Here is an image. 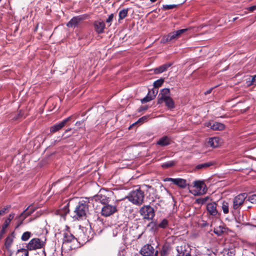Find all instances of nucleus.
Returning <instances> with one entry per match:
<instances>
[{
  "label": "nucleus",
  "instance_id": "nucleus-1",
  "mask_svg": "<svg viewBox=\"0 0 256 256\" xmlns=\"http://www.w3.org/2000/svg\"><path fill=\"white\" fill-rule=\"evenodd\" d=\"M88 212V204L87 200H82L79 202L76 206L72 218L76 220L83 219Z\"/></svg>",
  "mask_w": 256,
  "mask_h": 256
},
{
  "label": "nucleus",
  "instance_id": "nucleus-2",
  "mask_svg": "<svg viewBox=\"0 0 256 256\" xmlns=\"http://www.w3.org/2000/svg\"><path fill=\"white\" fill-rule=\"evenodd\" d=\"M126 198L133 204L140 206L144 202V192L138 188L130 192Z\"/></svg>",
  "mask_w": 256,
  "mask_h": 256
},
{
  "label": "nucleus",
  "instance_id": "nucleus-3",
  "mask_svg": "<svg viewBox=\"0 0 256 256\" xmlns=\"http://www.w3.org/2000/svg\"><path fill=\"white\" fill-rule=\"evenodd\" d=\"M187 30V28H184L172 32L168 35L164 36L162 39V42L163 43H166L175 40L179 38L180 35Z\"/></svg>",
  "mask_w": 256,
  "mask_h": 256
},
{
  "label": "nucleus",
  "instance_id": "nucleus-4",
  "mask_svg": "<svg viewBox=\"0 0 256 256\" xmlns=\"http://www.w3.org/2000/svg\"><path fill=\"white\" fill-rule=\"evenodd\" d=\"M140 213L144 219L148 220H152L155 215L154 208L148 205L141 208Z\"/></svg>",
  "mask_w": 256,
  "mask_h": 256
},
{
  "label": "nucleus",
  "instance_id": "nucleus-5",
  "mask_svg": "<svg viewBox=\"0 0 256 256\" xmlns=\"http://www.w3.org/2000/svg\"><path fill=\"white\" fill-rule=\"evenodd\" d=\"M194 189L192 190V194L195 196L203 194L206 192V186L205 184L202 181L194 182Z\"/></svg>",
  "mask_w": 256,
  "mask_h": 256
},
{
  "label": "nucleus",
  "instance_id": "nucleus-6",
  "mask_svg": "<svg viewBox=\"0 0 256 256\" xmlns=\"http://www.w3.org/2000/svg\"><path fill=\"white\" fill-rule=\"evenodd\" d=\"M107 191L100 190L99 192L92 198L93 202H100L105 204L108 202V198L106 195Z\"/></svg>",
  "mask_w": 256,
  "mask_h": 256
},
{
  "label": "nucleus",
  "instance_id": "nucleus-7",
  "mask_svg": "<svg viewBox=\"0 0 256 256\" xmlns=\"http://www.w3.org/2000/svg\"><path fill=\"white\" fill-rule=\"evenodd\" d=\"M44 246V242L38 238L32 239L26 245V248L29 250L41 248Z\"/></svg>",
  "mask_w": 256,
  "mask_h": 256
},
{
  "label": "nucleus",
  "instance_id": "nucleus-8",
  "mask_svg": "<svg viewBox=\"0 0 256 256\" xmlns=\"http://www.w3.org/2000/svg\"><path fill=\"white\" fill-rule=\"evenodd\" d=\"M117 211V205L116 204H106L102 208L101 210V214L102 216L107 217L109 216Z\"/></svg>",
  "mask_w": 256,
  "mask_h": 256
},
{
  "label": "nucleus",
  "instance_id": "nucleus-9",
  "mask_svg": "<svg viewBox=\"0 0 256 256\" xmlns=\"http://www.w3.org/2000/svg\"><path fill=\"white\" fill-rule=\"evenodd\" d=\"M246 198V196L245 193L240 194L234 197L233 199L232 209L234 210L239 209L244 204Z\"/></svg>",
  "mask_w": 256,
  "mask_h": 256
},
{
  "label": "nucleus",
  "instance_id": "nucleus-10",
  "mask_svg": "<svg viewBox=\"0 0 256 256\" xmlns=\"http://www.w3.org/2000/svg\"><path fill=\"white\" fill-rule=\"evenodd\" d=\"M164 181L172 182L173 184L182 188H186L187 185L186 180L184 179L180 178H166L164 180Z\"/></svg>",
  "mask_w": 256,
  "mask_h": 256
},
{
  "label": "nucleus",
  "instance_id": "nucleus-11",
  "mask_svg": "<svg viewBox=\"0 0 256 256\" xmlns=\"http://www.w3.org/2000/svg\"><path fill=\"white\" fill-rule=\"evenodd\" d=\"M140 253L142 256H153L154 248L150 244H146L141 248Z\"/></svg>",
  "mask_w": 256,
  "mask_h": 256
},
{
  "label": "nucleus",
  "instance_id": "nucleus-12",
  "mask_svg": "<svg viewBox=\"0 0 256 256\" xmlns=\"http://www.w3.org/2000/svg\"><path fill=\"white\" fill-rule=\"evenodd\" d=\"M72 117L69 116L64 120L62 121L59 124H55L50 128V132H55L60 130L62 129L66 124L68 122L70 119Z\"/></svg>",
  "mask_w": 256,
  "mask_h": 256
},
{
  "label": "nucleus",
  "instance_id": "nucleus-13",
  "mask_svg": "<svg viewBox=\"0 0 256 256\" xmlns=\"http://www.w3.org/2000/svg\"><path fill=\"white\" fill-rule=\"evenodd\" d=\"M178 254L176 256H191L190 252L187 250L186 244L178 246L176 247Z\"/></svg>",
  "mask_w": 256,
  "mask_h": 256
},
{
  "label": "nucleus",
  "instance_id": "nucleus-14",
  "mask_svg": "<svg viewBox=\"0 0 256 256\" xmlns=\"http://www.w3.org/2000/svg\"><path fill=\"white\" fill-rule=\"evenodd\" d=\"M206 210L212 216H216L218 214L216 210V204L215 202H210L207 204Z\"/></svg>",
  "mask_w": 256,
  "mask_h": 256
},
{
  "label": "nucleus",
  "instance_id": "nucleus-15",
  "mask_svg": "<svg viewBox=\"0 0 256 256\" xmlns=\"http://www.w3.org/2000/svg\"><path fill=\"white\" fill-rule=\"evenodd\" d=\"M159 96L160 98L158 100V103L161 104L162 102V100L170 97V89L166 88L162 89Z\"/></svg>",
  "mask_w": 256,
  "mask_h": 256
},
{
  "label": "nucleus",
  "instance_id": "nucleus-16",
  "mask_svg": "<svg viewBox=\"0 0 256 256\" xmlns=\"http://www.w3.org/2000/svg\"><path fill=\"white\" fill-rule=\"evenodd\" d=\"M94 27L97 33L101 34L104 32L105 24L104 22L101 20L96 21L94 22Z\"/></svg>",
  "mask_w": 256,
  "mask_h": 256
},
{
  "label": "nucleus",
  "instance_id": "nucleus-17",
  "mask_svg": "<svg viewBox=\"0 0 256 256\" xmlns=\"http://www.w3.org/2000/svg\"><path fill=\"white\" fill-rule=\"evenodd\" d=\"M157 93L158 90H156V92L154 90L150 91L148 95L141 100L142 102L145 103L154 100L156 98Z\"/></svg>",
  "mask_w": 256,
  "mask_h": 256
},
{
  "label": "nucleus",
  "instance_id": "nucleus-18",
  "mask_svg": "<svg viewBox=\"0 0 256 256\" xmlns=\"http://www.w3.org/2000/svg\"><path fill=\"white\" fill-rule=\"evenodd\" d=\"M208 143L211 147L215 148L220 146L222 142L220 138L214 137L210 138Z\"/></svg>",
  "mask_w": 256,
  "mask_h": 256
},
{
  "label": "nucleus",
  "instance_id": "nucleus-19",
  "mask_svg": "<svg viewBox=\"0 0 256 256\" xmlns=\"http://www.w3.org/2000/svg\"><path fill=\"white\" fill-rule=\"evenodd\" d=\"M172 66V64L168 63L162 64L154 69V72L156 74L162 73L166 71Z\"/></svg>",
  "mask_w": 256,
  "mask_h": 256
},
{
  "label": "nucleus",
  "instance_id": "nucleus-20",
  "mask_svg": "<svg viewBox=\"0 0 256 256\" xmlns=\"http://www.w3.org/2000/svg\"><path fill=\"white\" fill-rule=\"evenodd\" d=\"M69 228L66 226L67 231L64 233V242H72L74 239V236L68 231Z\"/></svg>",
  "mask_w": 256,
  "mask_h": 256
},
{
  "label": "nucleus",
  "instance_id": "nucleus-21",
  "mask_svg": "<svg viewBox=\"0 0 256 256\" xmlns=\"http://www.w3.org/2000/svg\"><path fill=\"white\" fill-rule=\"evenodd\" d=\"M156 144L162 146H166L170 144V139L166 136H164L161 138Z\"/></svg>",
  "mask_w": 256,
  "mask_h": 256
},
{
  "label": "nucleus",
  "instance_id": "nucleus-22",
  "mask_svg": "<svg viewBox=\"0 0 256 256\" xmlns=\"http://www.w3.org/2000/svg\"><path fill=\"white\" fill-rule=\"evenodd\" d=\"M225 128V126L220 122H214L210 125V128L214 130H222Z\"/></svg>",
  "mask_w": 256,
  "mask_h": 256
},
{
  "label": "nucleus",
  "instance_id": "nucleus-23",
  "mask_svg": "<svg viewBox=\"0 0 256 256\" xmlns=\"http://www.w3.org/2000/svg\"><path fill=\"white\" fill-rule=\"evenodd\" d=\"M81 18L79 17H74L66 24L68 27H76L78 26Z\"/></svg>",
  "mask_w": 256,
  "mask_h": 256
},
{
  "label": "nucleus",
  "instance_id": "nucleus-24",
  "mask_svg": "<svg viewBox=\"0 0 256 256\" xmlns=\"http://www.w3.org/2000/svg\"><path fill=\"white\" fill-rule=\"evenodd\" d=\"M30 207H28L26 210H24L18 216L20 217V218H24V220L27 218L28 216H30V214H32L33 212L34 211V210L33 209H29Z\"/></svg>",
  "mask_w": 256,
  "mask_h": 256
},
{
  "label": "nucleus",
  "instance_id": "nucleus-25",
  "mask_svg": "<svg viewBox=\"0 0 256 256\" xmlns=\"http://www.w3.org/2000/svg\"><path fill=\"white\" fill-rule=\"evenodd\" d=\"M14 238L13 232L6 237L5 240V246L7 248H9L10 246L13 242Z\"/></svg>",
  "mask_w": 256,
  "mask_h": 256
},
{
  "label": "nucleus",
  "instance_id": "nucleus-26",
  "mask_svg": "<svg viewBox=\"0 0 256 256\" xmlns=\"http://www.w3.org/2000/svg\"><path fill=\"white\" fill-rule=\"evenodd\" d=\"M162 101L165 102L166 106L168 108H174V102L170 97L166 98L162 100Z\"/></svg>",
  "mask_w": 256,
  "mask_h": 256
},
{
  "label": "nucleus",
  "instance_id": "nucleus-27",
  "mask_svg": "<svg viewBox=\"0 0 256 256\" xmlns=\"http://www.w3.org/2000/svg\"><path fill=\"white\" fill-rule=\"evenodd\" d=\"M214 164V162H205L204 164H200L196 166V168L197 169H202V168H206L210 166H212Z\"/></svg>",
  "mask_w": 256,
  "mask_h": 256
},
{
  "label": "nucleus",
  "instance_id": "nucleus-28",
  "mask_svg": "<svg viewBox=\"0 0 256 256\" xmlns=\"http://www.w3.org/2000/svg\"><path fill=\"white\" fill-rule=\"evenodd\" d=\"M225 228L222 226H220L214 228V232L217 234L218 236H220L225 232Z\"/></svg>",
  "mask_w": 256,
  "mask_h": 256
},
{
  "label": "nucleus",
  "instance_id": "nucleus-29",
  "mask_svg": "<svg viewBox=\"0 0 256 256\" xmlns=\"http://www.w3.org/2000/svg\"><path fill=\"white\" fill-rule=\"evenodd\" d=\"M16 256H28V249L20 248L18 250Z\"/></svg>",
  "mask_w": 256,
  "mask_h": 256
},
{
  "label": "nucleus",
  "instance_id": "nucleus-30",
  "mask_svg": "<svg viewBox=\"0 0 256 256\" xmlns=\"http://www.w3.org/2000/svg\"><path fill=\"white\" fill-rule=\"evenodd\" d=\"M128 13V9H124L119 12V21L125 18Z\"/></svg>",
  "mask_w": 256,
  "mask_h": 256
},
{
  "label": "nucleus",
  "instance_id": "nucleus-31",
  "mask_svg": "<svg viewBox=\"0 0 256 256\" xmlns=\"http://www.w3.org/2000/svg\"><path fill=\"white\" fill-rule=\"evenodd\" d=\"M222 210L224 214H226L229 212V206L228 202L224 201L222 204Z\"/></svg>",
  "mask_w": 256,
  "mask_h": 256
},
{
  "label": "nucleus",
  "instance_id": "nucleus-32",
  "mask_svg": "<svg viewBox=\"0 0 256 256\" xmlns=\"http://www.w3.org/2000/svg\"><path fill=\"white\" fill-rule=\"evenodd\" d=\"M32 233L30 232H26L22 236L21 240L22 241L28 240L31 236Z\"/></svg>",
  "mask_w": 256,
  "mask_h": 256
},
{
  "label": "nucleus",
  "instance_id": "nucleus-33",
  "mask_svg": "<svg viewBox=\"0 0 256 256\" xmlns=\"http://www.w3.org/2000/svg\"><path fill=\"white\" fill-rule=\"evenodd\" d=\"M175 162L174 161H168L164 163H163L162 164V167L164 168H167L173 166Z\"/></svg>",
  "mask_w": 256,
  "mask_h": 256
},
{
  "label": "nucleus",
  "instance_id": "nucleus-34",
  "mask_svg": "<svg viewBox=\"0 0 256 256\" xmlns=\"http://www.w3.org/2000/svg\"><path fill=\"white\" fill-rule=\"evenodd\" d=\"M149 116H144L140 118L138 120L135 122V124H142L144 122H146L148 120Z\"/></svg>",
  "mask_w": 256,
  "mask_h": 256
},
{
  "label": "nucleus",
  "instance_id": "nucleus-35",
  "mask_svg": "<svg viewBox=\"0 0 256 256\" xmlns=\"http://www.w3.org/2000/svg\"><path fill=\"white\" fill-rule=\"evenodd\" d=\"M168 224V221L166 219H163L158 224V226L160 228H166Z\"/></svg>",
  "mask_w": 256,
  "mask_h": 256
},
{
  "label": "nucleus",
  "instance_id": "nucleus-36",
  "mask_svg": "<svg viewBox=\"0 0 256 256\" xmlns=\"http://www.w3.org/2000/svg\"><path fill=\"white\" fill-rule=\"evenodd\" d=\"M164 79L160 78L155 81L154 83V86L155 88H158L162 86V84L164 83Z\"/></svg>",
  "mask_w": 256,
  "mask_h": 256
},
{
  "label": "nucleus",
  "instance_id": "nucleus-37",
  "mask_svg": "<svg viewBox=\"0 0 256 256\" xmlns=\"http://www.w3.org/2000/svg\"><path fill=\"white\" fill-rule=\"evenodd\" d=\"M176 5L175 4H166L162 6V9L164 10H168L170 9L174 8L176 7Z\"/></svg>",
  "mask_w": 256,
  "mask_h": 256
},
{
  "label": "nucleus",
  "instance_id": "nucleus-38",
  "mask_svg": "<svg viewBox=\"0 0 256 256\" xmlns=\"http://www.w3.org/2000/svg\"><path fill=\"white\" fill-rule=\"evenodd\" d=\"M16 219L17 220V224L16 228H18L22 224V222L24 220V218H20V216H18Z\"/></svg>",
  "mask_w": 256,
  "mask_h": 256
},
{
  "label": "nucleus",
  "instance_id": "nucleus-39",
  "mask_svg": "<svg viewBox=\"0 0 256 256\" xmlns=\"http://www.w3.org/2000/svg\"><path fill=\"white\" fill-rule=\"evenodd\" d=\"M208 199V197H206L204 198H198L196 200L197 202L199 204H203L207 201Z\"/></svg>",
  "mask_w": 256,
  "mask_h": 256
},
{
  "label": "nucleus",
  "instance_id": "nucleus-40",
  "mask_svg": "<svg viewBox=\"0 0 256 256\" xmlns=\"http://www.w3.org/2000/svg\"><path fill=\"white\" fill-rule=\"evenodd\" d=\"M248 200L252 204L256 203V194H252L248 198Z\"/></svg>",
  "mask_w": 256,
  "mask_h": 256
},
{
  "label": "nucleus",
  "instance_id": "nucleus-41",
  "mask_svg": "<svg viewBox=\"0 0 256 256\" xmlns=\"http://www.w3.org/2000/svg\"><path fill=\"white\" fill-rule=\"evenodd\" d=\"M10 208V206H6L3 209L0 210V216L4 215L6 212V210H8Z\"/></svg>",
  "mask_w": 256,
  "mask_h": 256
},
{
  "label": "nucleus",
  "instance_id": "nucleus-42",
  "mask_svg": "<svg viewBox=\"0 0 256 256\" xmlns=\"http://www.w3.org/2000/svg\"><path fill=\"white\" fill-rule=\"evenodd\" d=\"M114 18V14H110L108 18L106 20V22L107 23H110Z\"/></svg>",
  "mask_w": 256,
  "mask_h": 256
},
{
  "label": "nucleus",
  "instance_id": "nucleus-43",
  "mask_svg": "<svg viewBox=\"0 0 256 256\" xmlns=\"http://www.w3.org/2000/svg\"><path fill=\"white\" fill-rule=\"evenodd\" d=\"M10 222L9 221V220H6L2 227L6 228L9 226Z\"/></svg>",
  "mask_w": 256,
  "mask_h": 256
},
{
  "label": "nucleus",
  "instance_id": "nucleus-44",
  "mask_svg": "<svg viewBox=\"0 0 256 256\" xmlns=\"http://www.w3.org/2000/svg\"><path fill=\"white\" fill-rule=\"evenodd\" d=\"M246 83V84H247V86H250L252 85H254V82H252V78H249L248 80H247Z\"/></svg>",
  "mask_w": 256,
  "mask_h": 256
},
{
  "label": "nucleus",
  "instance_id": "nucleus-45",
  "mask_svg": "<svg viewBox=\"0 0 256 256\" xmlns=\"http://www.w3.org/2000/svg\"><path fill=\"white\" fill-rule=\"evenodd\" d=\"M15 214L14 213H11L9 214L8 217L6 220H9V221L10 222L11 220L14 218Z\"/></svg>",
  "mask_w": 256,
  "mask_h": 256
},
{
  "label": "nucleus",
  "instance_id": "nucleus-46",
  "mask_svg": "<svg viewBox=\"0 0 256 256\" xmlns=\"http://www.w3.org/2000/svg\"><path fill=\"white\" fill-rule=\"evenodd\" d=\"M247 9L250 12H253L256 10V6H253L247 8Z\"/></svg>",
  "mask_w": 256,
  "mask_h": 256
},
{
  "label": "nucleus",
  "instance_id": "nucleus-47",
  "mask_svg": "<svg viewBox=\"0 0 256 256\" xmlns=\"http://www.w3.org/2000/svg\"><path fill=\"white\" fill-rule=\"evenodd\" d=\"M6 232V228H2V230H0V236H2L4 234H5Z\"/></svg>",
  "mask_w": 256,
  "mask_h": 256
},
{
  "label": "nucleus",
  "instance_id": "nucleus-48",
  "mask_svg": "<svg viewBox=\"0 0 256 256\" xmlns=\"http://www.w3.org/2000/svg\"><path fill=\"white\" fill-rule=\"evenodd\" d=\"M64 215H66V214L68 212L69 210H68V206H64Z\"/></svg>",
  "mask_w": 256,
  "mask_h": 256
},
{
  "label": "nucleus",
  "instance_id": "nucleus-49",
  "mask_svg": "<svg viewBox=\"0 0 256 256\" xmlns=\"http://www.w3.org/2000/svg\"><path fill=\"white\" fill-rule=\"evenodd\" d=\"M252 82H254V85L256 86V75H254L252 76Z\"/></svg>",
  "mask_w": 256,
  "mask_h": 256
},
{
  "label": "nucleus",
  "instance_id": "nucleus-50",
  "mask_svg": "<svg viewBox=\"0 0 256 256\" xmlns=\"http://www.w3.org/2000/svg\"><path fill=\"white\" fill-rule=\"evenodd\" d=\"M212 89H213L212 88H210L209 90H206V92H204V94L206 95V94H210L212 92Z\"/></svg>",
  "mask_w": 256,
  "mask_h": 256
},
{
  "label": "nucleus",
  "instance_id": "nucleus-51",
  "mask_svg": "<svg viewBox=\"0 0 256 256\" xmlns=\"http://www.w3.org/2000/svg\"><path fill=\"white\" fill-rule=\"evenodd\" d=\"M160 254H161L160 256H165L164 252H160ZM155 256H158V251L156 252H155Z\"/></svg>",
  "mask_w": 256,
  "mask_h": 256
},
{
  "label": "nucleus",
  "instance_id": "nucleus-52",
  "mask_svg": "<svg viewBox=\"0 0 256 256\" xmlns=\"http://www.w3.org/2000/svg\"><path fill=\"white\" fill-rule=\"evenodd\" d=\"M148 109V107L147 106H144V107H143V108H142L140 110V112L141 111V110H146Z\"/></svg>",
  "mask_w": 256,
  "mask_h": 256
},
{
  "label": "nucleus",
  "instance_id": "nucleus-53",
  "mask_svg": "<svg viewBox=\"0 0 256 256\" xmlns=\"http://www.w3.org/2000/svg\"><path fill=\"white\" fill-rule=\"evenodd\" d=\"M237 19H238V18H237V17H236V18H233L232 21H233V22H234V21L236 20Z\"/></svg>",
  "mask_w": 256,
  "mask_h": 256
},
{
  "label": "nucleus",
  "instance_id": "nucleus-54",
  "mask_svg": "<svg viewBox=\"0 0 256 256\" xmlns=\"http://www.w3.org/2000/svg\"><path fill=\"white\" fill-rule=\"evenodd\" d=\"M70 130H71V128L68 129V130H66L65 131V132H69V131H70Z\"/></svg>",
  "mask_w": 256,
  "mask_h": 256
},
{
  "label": "nucleus",
  "instance_id": "nucleus-55",
  "mask_svg": "<svg viewBox=\"0 0 256 256\" xmlns=\"http://www.w3.org/2000/svg\"><path fill=\"white\" fill-rule=\"evenodd\" d=\"M157 0H150V1L152 2H156Z\"/></svg>",
  "mask_w": 256,
  "mask_h": 256
}]
</instances>
